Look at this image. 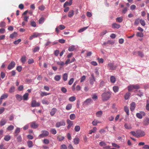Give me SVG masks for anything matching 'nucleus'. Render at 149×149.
Instances as JSON below:
<instances>
[{
  "mask_svg": "<svg viewBox=\"0 0 149 149\" xmlns=\"http://www.w3.org/2000/svg\"><path fill=\"white\" fill-rule=\"evenodd\" d=\"M111 94L109 92H104L101 95L102 100L103 101H107L110 99Z\"/></svg>",
  "mask_w": 149,
  "mask_h": 149,
  "instance_id": "nucleus-1",
  "label": "nucleus"
},
{
  "mask_svg": "<svg viewBox=\"0 0 149 149\" xmlns=\"http://www.w3.org/2000/svg\"><path fill=\"white\" fill-rule=\"evenodd\" d=\"M42 133L39 135V138H43L49 135V132L46 130H42L41 131Z\"/></svg>",
  "mask_w": 149,
  "mask_h": 149,
  "instance_id": "nucleus-2",
  "label": "nucleus"
},
{
  "mask_svg": "<svg viewBox=\"0 0 149 149\" xmlns=\"http://www.w3.org/2000/svg\"><path fill=\"white\" fill-rule=\"evenodd\" d=\"M65 121L64 120H62L59 122H57L56 124V127H59L61 126H65Z\"/></svg>",
  "mask_w": 149,
  "mask_h": 149,
  "instance_id": "nucleus-3",
  "label": "nucleus"
},
{
  "mask_svg": "<svg viewBox=\"0 0 149 149\" xmlns=\"http://www.w3.org/2000/svg\"><path fill=\"white\" fill-rule=\"evenodd\" d=\"M40 105V103L37 102L35 100H33L31 102V107H38Z\"/></svg>",
  "mask_w": 149,
  "mask_h": 149,
  "instance_id": "nucleus-4",
  "label": "nucleus"
},
{
  "mask_svg": "<svg viewBox=\"0 0 149 149\" xmlns=\"http://www.w3.org/2000/svg\"><path fill=\"white\" fill-rule=\"evenodd\" d=\"M136 133L137 134V138L143 136L145 134V132L141 130L136 131Z\"/></svg>",
  "mask_w": 149,
  "mask_h": 149,
  "instance_id": "nucleus-5",
  "label": "nucleus"
},
{
  "mask_svg": "<svg viewBox=\"0 0 149 149\" xmlns=\"http://www.w3.org/2000/svg\"><path fill=\"white\" fill-rule=\"evenodd\" d=\"M65 27L63 25H60L57 27L55 29V31L57 34H58L59 32V29L62 30L65 29Z\"/></svg>",
  "mask_w": 149,
  "mask_h": 149,
  "instance_id": "nucleus-6",
  "label": "nucleus"
},
{
  "mask_svg": "<svg viewBox=\"0 0 149 149\" xmlns=\"http://www.w3.org/2000/svg\"><path fill=\"white\" fill-rule=\"evenodd\" d=\"M146 115L145 113L143 111L140 112L139 113H137L136 114V117L139 118L141 119L143 116H145Z\"/></svg>",
  "mask_w": 149,
  "mask_h": 149,
  "instance_id": "nucleus-7",
  "label": "nucleus"
},
{
  "mask_svg": "<svg viewBox=\"0 0 149 149\" xmlns=\"http://www.w3.org/2000/svg\"><path fill=\"white\" fill-rule=\"evenodd\" d=\"M40 35V33H38L37 32H35L33 33V34L29 38V39L30 40H31L33 38H36Z\"/></svg>",
  "mask_w": 149,
  "mask_h": 149,
  "instance_id": "nucleus-8",
  "label": "nucleus"
},
{
  "mask_svg": "<svg viewBox=\"0 0 149 149\" xmlns=\"http://www.w3.org/2000/svg\"><path fill=\"white\" fill-rule=\"evenodd\" d=\"M15 65V62L12 61L8 65V70H11L13 68Z\"/></svg>",
  "mask_w": 149,
  "mask_h": 149,
  "instance_id": "nucleus-9",
  "label": "nucleus"
},
{
  "mask_svg": "<svg viewBox=\"0 0 149 149\" xmlns=\"http://www.w3.org/2000/svg\"><path fill=\"white\" fill-rule=\"evenodd\" d=\"M30 124L31 127L33 129H36L38 126V125L35 122H33L31 123Z\"/></svg>",
  "mask_w": 149,
  "mask_h": 149,
  "instance_id": "nucleus-10",
  "label": "nucleus"
},
{
  "mask_svg": "<svg viewBox=\"0 0 149 149\" xmlns=\"http://www.w3.org/2000/svg\"><path fill=\"white\" fill-rule=\"evenodd\" d=\"M92 102L93 101L90 98H88L83 102V105L85 106L86 105Z\"/></svg>",
  "mask_w": 149,
  "mask_h": 149,
  "instance_id": "nucleus-11",
  "label": "nucleus"
},
{
  "mask_svg": "<svg viewBox=\"0 0 149 149\" xmlns=\"http://www.w3.org/2000/svg\"><path fill=\"white\" fill-rule=\"evenodd\" d=\"M136 107V104L134 102H132L131 104L130 109L132 111H133Z\"/></svg>",
  "mask_w": 149,
  "mask_h": 149,
  "instance_id": "nucleus-12",
  "label": "nucleus"
},
{
  "mask_svg": "<svg viewBox=\"0 0 149 149\" xmlns=\"http://www.w3.org/2000/svg\"><path fill=\"white\" fill-rule=\"evenodd\" d=\"M108 65L111 70H114L116 68V66L113 63H109L108 64Z\"/></svg>",
  "mask_w": 149,
  "mask_h": 149,
  "instance_id": "nucleus-13",
  "label": "nucleus"
},
{
  "mask_svg": "<svg viewBox=\"0 0 149 149\" xmlns=\"http://www.w3.org/2000/svg\"><path fill=\"white\" fill-rule=\"evenodd\" d=\"M67 123L68 124L67 126V128L68 129H69L73 125V122L69 119H68L67 120Z\"/></svg>",
  "mask_w": 149,
  "mask_h": 149,
  "instance_id": "nucleus-14",
  "label": "nucleus"
},
{
  "mask_svg": "<svg viewBox=\"0 0 149 149\" xmlns=\"http://www.w3.org/2000/svg\"><path fill=\"white\" fill-rule=\"evenodd\" d=\"M72 3V0H69V1H66L64 4L63 5L64 8H65L68 6L71 5Z\"/></svg>",
  "mask_w": 149,
  "mask_h": 149,
  "instance_id": "nucleus-15",
  "label": "nucleus"
},
{
  "mask_svg": "<svg viewBox=\"0 0 149 149\" xmlns=\"http://www.w3.org/2000/svg\"><path fill=\"white\" fill-rule=\"evenodd\" d=\"M112 27L113 28L118 29L120 27V26L116 23H114L112 24Z\"/></svg>",
  "mask_w": 149,
  "mask_h": 149,
  "instance_id": "nucleus-16",
  "label": "nucleus"
},
{
  "mask_svg": "<svg viewBox=\"0 0 149 149\" xmlns=\"http://www.w3.org/2000/svg\"><path fill=\"white\" fill-rule=\"evenodd\" d=\"M57 111L56 109L53 108L50 112V115L52 116H53L56 113Z\"/></svg>",
  "mask_w": 149,
  "mask_h": 149,
  "instance_id": "nucleus-17",
  "label": "nucleus"
},
{
  "mask_svg": "<svg viewBox=\"0 0 149 149\" xmlns=\"http://www.w3.org/2000/svg\"><path fill=\"white\" fill-rule=\"evenodd\" d=\"M7 123V120L5 119H2L0 122V125L2 126L5 125Z\"/></svg>",
  "mask_w": 149,
  "mask_h": 149,
  "instance_id": "nucleus-18",
  "label": "nucleus"
},
{
  "mask_svg": "<svg viewBox=\"0 0 149 149\" xmlns=\"http://www.w3.org/2000/svg\"><path fill=\"white\" fill-rule=\"evenodd\" d=\"M74 11L73 10H70L68 14V16L69 17H71L73 16L74 15Z\"/></svg>",
  "mask_w": 149,
  "mask_h": 149,
  "instance_id": "nucleus-19",
  "label": "nucleus"
},
{
  "mask_svg": "<svg viewBox=\"0 0 149 149\" xmlns=\"http://www.w3.org/2000/svg\"><path fill=\"white\" fill-rule=\"evenodd\" d=\"M61 78V76L60 75H56L54 77V80L56 81H60Z\"/></svg>",
  "mask_w": 149,
  "mask_h": 149,
  "instance_id": "nucleus-20",
  "label": "nucleus"
},
{
  "mask_svg": "<svg viewBox=\"0 0 149 149\" xmlns=\"http://www.w3.org/2000/svg\"><path fill=\"white\" fill-rule=\"evenodd\" d=\"M149 124V119L148 118H146L143 121V124L147 125Z\"/></svg>",
  "mask_w": 149,
  "mask_h": 149,
  "instance_id": "nucleus-21",
  "label": "nucleus"
},
{
  "mask_svg": "<svg viewBox=\"0 0 149 149\" xmlns=\"http://www.w3.org/2000/svg\"><path fill=\"white\" fill-rule=\"evenodd\" d=\"M64 136H62L61 135H59L57 137V140L59 141H62L64 139Z\"/></svg>",
  "mask_w": 149,
  "mask_h": 149,
  "instance_id": "nucleus-22",
  "label": "nucleus"
},
{
  "mask_svg": "<svg viewBox=\"0 0 149 149\" xmlns=\"http://www.w3.org/2000/svg\"><path fill=\"white\" fill-rule=\"evenodd\" d=\"M123 20V17H118L116 19V21L117 22L121 23L122 22Z\"/></svg>",
  "mask_w": 149,
  "mask_h": 149,
  "instance_id": "nucleus-23",
  "label": "nucleus"
},
{
  "mask_svg": "<svg viewBox=\"0 0 149 149\" xmlns=\"http://www.w3.org/2000/svg\"><path fill=\"white\" fill-rule=\"evenodd\" d=\"M17 33L15 32H14L10 35V38L12 39H13V38L17 37Z\"/></svg>",
  "mask_w": 149,
  "mask_h": 149,
  "instance_id": "nucleus-24",
  "label": "nucleus"
},
{
  "mask_svg": "<svg viewBox=\"0 0 149 149\" xmlns=\"http://www.w3.org/2000/svg\"><path fill=\"white\" fill-rule=\"evenodd\" d=\"M102 111H100L97 112L96 113V115L97 117H101L102 116Z\"/></svg>",
  "mask_w": 149,
  "mask_h": 149,
  "instance_id": "nucleus-25",
  "label": "nucleus"
},
{
  "mask_svg": "<svg viewBox=\"0 0 149 149\" xmlns=\"http://www.w3.org/2000/svg\"><path fill=\"white\" fill-rule=\"evenodd\" d=\"M80 141L78 137L75 138L74 139V143L75 144H78Z\"/></svg>",
  "mask_w": 149,
  "mask_h": 149,
  "instance_id": "nucleus-26",
  "label": "nucleus"
},
{
  "mask_svg": "<svg viewBox=\"0 0 149 149\" xmlns=\"http://www.w3.org/2000/svg\"><path fill=\"white\" fill-rule=\"evenodd\" d=\"M68 74L67 73H64L63 75V80L66 81L68 79Z\"/></svg>",
  "mask_w": 149,
  "mask_h": 149,
  "instance_id": "nucleus-27",
  "label": "nucleus"
},
{
  "mask_svg": "<svg viewBox=\"0 0 149 149\" xmlns=\"http://www.w3.org/2000/svg\"><path fill=\"white\" fill-rule=\"evenodd\" d=\"M110 80L111 82L113 83H114L116 81V79L115 77L113 76L111 77Z\"/></svg>",
  "mask_w": 149,
  "mask_h": 149,
  "instance_id": "nucleus-28",
  "label": "nucleus"
},
{
  "mask_svg": "<svg viewBox=\"0 0 149 149\" xmlns=\"http://www.w3.org/2000/svg\"><path fill=\"white\" fill-rule=\"evenodd\" d=\"M11 138V136L9 135L5 136L4 137V140L6 141H8Z\"/></svg>",
  "mask_w": 149,
  "mask_h": 149,
  "instance_id": "nucleus-29",
  "label": "nucleus"
},
{
  "mask_svg": "<svg viewBox=\"0 0 149 149\" xmlns=\"http://www.w3.org/2000/svg\"><path fill=\"white\" fill-rule=\"evenodd\" d=\"M15 96L17 99L18 101H20L22 100V97L21 96L18 94H17Z\"/></svg>",
  "mask_w": 149,
  "mask_h": 149,
  "instance_id": "nucleus-30",
  "label": "nucleus"
},
{
  "mask_svg": "<svg viewBox=\"0 0 149 149\" xmlns=\"http://www.w3.org/2000/svg\"><path fill=\"white\" fill-rule=\"evenodd\" d=\"M72 104H69L66 106V109L67 110H69L72 109Z\"/></svg>",
  "mask_w": 149,
  "mask_h": 149,
  "instance_id": "nucleus-31",
  "label": "nucleus"
},
{
  "mask_svg": "<svg viewBox=\"0 0 149 149\" xmlns=\"http://www.w3.org/2000/svg\"><path fill=\"white\" fill-rule=\"evenodd\" d=\"M75 49V46L72 45L70 46L68 49V50L70 52H72Z\"/></svg>",
  "mask_w": 149,
  "mask_h": 149,
  "instance_id": "nucleus-32",
  "label": "nucleus"
},
{
  "mask_svg": "<svg viewBox=\"0 0 149 149\" xmlns=\"http://www.w3.org/2000/svg\"><path fill=\"white\" fill-rule=\"evenodd\" d=\"M27 145L29 148H31L33 146L32 142L31 141H29L27 142Z\"/></svg>",
  "mask_w": 149,
  "mask_h": 149,
  "instance_id": "nucleus-33",
  "label": "nucleus"
},
{
  "mask_svg": "<svg viewBox=\"0 0 149 149\" xmlns=\"http://www.w3.org/2000/svg\"><path fill=\"white\" fill-rule=\"evenodd\" d=\"M124 127L126 129H130L132 128L131 125L127 123L125 124Z\"/></svg>",
  "mask_w": 149,
  "mask_h": 149,
  "instance_id": "nucleus-34",
  "label": "nucleus"
},
{
  "mask_svg": "<svg viewBox=\"0 0 149 149\" xmlns=\"http://www.w3.org/2000/svg\"><path fill=\"white\" fill-rule=\"evenodd\" d=\"M88 27V26H87L80 29L78 30V32L79 33H81L86 30Z\"/></svg>",
  "mask_w": 149,
  "mask_h": 149,
  "instance_id": "nucleus-35",
  "label": "nucleus"
},
{
  "mask_svg": "<svg viewBox=\"0 0 149 149\" xmlns=\"http://www.w3.org/2000/svg\"><path fill=\"white\" fill-rule=\"evenodd\" d=\"M17 141L18 143L21 142L22 141V138L21 135H19L17 136Z\"/></svg>",
  "mask_w": 149,
  "mask_h": 149,
  "instance_id": "nucleus-36",
  "label": "nucleus"
},
{
  "mask_svg": "<svg viewBox=\"0 0 149 149\" xmlns=\"http://www.w3.org/2000/svg\"><path fill=\"white\" fill-rule=\"evenodd\" d=\"M44 18L43 17H41L39 20L38 21V23L39 24H41L44 22Z\"/></svg>",
  "mask_w": 149,
  "mask_h": 149,
  "instance_id": "nucleus-37",
  "label": "nucleus"
},
{
  "mask_svg": "<svg viewBox=\"0 0 149 149\" xmlns=\"http://www.w3.org/2000/svg\"><path fill=\"white\" fill-rule=\"evenodd\" d=\"M131 94L130 93H127L125 95V100H127L128 99L130 95Z\"/></svg>",
  "mask_w": 149,
  "mask_h": 149,
  "instance_id": "nucleus-38",
  "label": "nucleus"
},
{
  "mask_svg": "<svg viewBox=\"0 0 149 149\" xmlns=\"http://www.w3.org/2000/svg\"><path fill=\"white\" fill-rule=\"evenodd\" d=\"M29 94L28 93H26L23 95V100H27L28 99Z\"/></svg>",
  "mask_w": 149,
  "mask_h": 149,
  "instance_id": "nucleus-39",
  "label": "nucleus"
},
{
  "mask_svg": "<svg viewBox=\"0 0 149 149\" xmlns=\"http://www.w3.org/2000/svg\"><path fill=\"white\" fill-rule=\"evenodd\" d=\"M100 122L96 120H94L92 122V124L93 125L95 126L97 125V124L99 123H100Z\"/></svg>",
  "mask_w": 149,
  "mask_h": 149,
  "instance_id": "nucleus-40",
  "label": "nucleus"
},
{
  "mask_svg": "<svg viewBox=\"0 0 149 149\" xmlns=\"http://www.w3.org/2000/svg\"><path fill=\"white\" fill-rule=\"evenodd\" d=\"M8 95L7 94H4L1 97V100L7 98L8 97Z\"/></svg>",
  "mask_w": 149,
  "mask_h": 149,
  "instance_id": "nucleus-41",
  "label": "nucleus"
},
{
  "mask_svg": "<svg viewBox=\"0 0 149 149\" xmlns=\"http://www.w3.org/2000/svg\"><path fill=\"white\" fill-rule=\"evenodd\" d=\"M20 128L19 127L17 128L15 131V133L17 134L15 136H17V135H18L17 134H18L20 132Z\"/></svg>",
  "mask_w": 149,
  "mask_h": 149,
  "instance_id": "nucleus-42",
  "label": "nucleus"
},
{
  "mask_svg": "<svg viewBox=\"0 0 149 149\" xmlns=\"http://www.w3.org/2000/svg\"><path fill=\"white\" fill-rule=\"evenodd\" d=\"M99 145L103 147L106 146L107 144L106 143L104 142V141H103L100 142Z\"/></svg>",
  "mask_w": 149,
  "mask_h": 149,
  "instance_id": "nucleus-43",
  "label": "nucleus"
},
{
  "mask_svg": "<svg viewBox=\"0 0 149 149\" xmlns=\"http://www.w3.org/2000/svg\"><path fill=\"white\" fill-rule=\"evenodd\" d=\"M140 22L141 24L143 26H144L146 25V22L145 20L143 19L140 20Z\"/></svg>",
  "mask_w": 149,
  "mask_h": 149,
  "instance_id": "nucleus-44",
  "label": "nucleus"
},
{
  "mask_svg": "<svg viewBox=\"0 0 149 149\" xmlns=\"http://www.w3.org/2000/svg\"><path fill=\"white\" fill-rule=\"evenodd\" d=\"M14 129V126L12 125H10L7 128V129L8 131H11L13 130Z\"/></svg>",
  "mask_w": 149,
  "mask_h": 149,
  "instance_id": "nucleus-45",
  "label": "nucleus"
},
{
  "mask_svg": "<svg viewBox=\"0 0 149 149\" xmlns=\"http://www.w3.org/2000/svg\"><path fill=\"white\" fill-rule=\"evenodd\" d=\"M50 132L51 133L53 134H55L56 133V131L55 129L54 128L51 129L50 130Z\"/></svg>",
  "mask_w": 149,
  "mask_h": 149,
  "instance_id": "nucleus-46",
  "label": "nucleus"
},
{
  "mask_svg": "<svg viewBox=\"0 0 149 149\" xmlns=\"http://www.w3.org/2000/svg\"><path fill=\"white\" fill-rule=\"evenodd\" d=\"M21 61L23 63H24L26 61V57L24 56H22L21 59Z\"/></svg>",
  "mask_w": 149,
  "mask_h": 149,
  "instance_id": "nucleus-47",
  "label": "nucleus"
},
{
  "mask_svg": "<svg viewBox=\"0 0 149 149\" xmlns=\"http://www.w3.org/2000/svg\"><path fill=\"white\" fill-rule=\"evenodd\" d=\"M124 110L125 112L126 113L127 115H129V109L127 107H125Z\"/></svg>",
  "mask_w": 149,
  "mask_h": 149,
  "instance_id": "nucleus-48",
  "label": "nucleus"
},
{
  "mask_svg": "<svg viewBox=\"0 0 149 149\" xmlns=\"http://www.w3.org/2000/svg\"><path fill=\"white\" fill-rule=\"evenodd\" d=\"M43 143L45 144H48L49 143V140L46 139H44L42 141Z\"/></svg>",
  "mask_w": 149,
  "mask_h": 149,
  "instance_id": "nucleus-49",
  "label": "nucleus"
},
{
  "mask_svg": "<svg viewBox=\"0 0 149 149\" xmlns=\"http://www.w3.org/2000/svg\"><path fill=\"white\" fill-rule=\"evenodd\" d=\"M74 129L76 132H78L80 130V128L79 125H76L75 126Z\"/></svg>",
  "mask_w": 149,
  "mask_h": 149,
  "instance_id": "nucleus-50",
  "label": "nucleus"
},
{
  "mask_svg": "<svg viewBox=\"0 0 149 149\" xmlns=\"http://www.w3.org/2000/svg\"><path fill=\"white\" fill-rule=\"evenodd\" d=\"M76 97L74 96H72L70 97L69 99V100L70 102H74L76 100Z\"/></svg>",
  "mask_w": 149,
  "mask_h": 149,
  "instance_id": "nucleus-51",
  "label": "nucleus"
},
{
  "mask_svg": "<svg viewBox=\"0 0 149 149\" xmlns=\"http://www.w3.org/2000/svg\"><path fill=\"white\" fill-rule=\"evenodd\" d=\"M15 87L14 86L11 87L9 90V92L12 93L15 91Z\"/></svg>",
  "mask_w": 149,
  "mask_h": 149,
  "instance_id": "nucleus-52",
  "label": "nucleus"
},
{
  "mask_svg": "<svg viewBox=\"0 0 149 149\" xmlns=\"http://www.w3.org/2000/svg\"><path fill=\"white\" fill-rule=\"evenodd\" d=\"M75 118V115L74 114H72L70 115V118L72 120H74Z\"/></svg>",
  "mask_w": 149,
  "mask_h": 149,
  "instance_id": "nucleus-53",
  "label": "nucleus"
},
{
  "mask_svg": "<svg viewBox=\"0 0 149 149\" xmlns=\"http://www.w3.org/2000/svg\"><path fill=\"white\" fill-rule=\"evenodd\" d=\"M119 88L117 86H114L113 87V91L116 93L118 91Z\"/></svg>",
  "mask_w": 149,
  "mask_h": 149,
  "instance_id": "nucleus-54",
  "label": "nucleus"
},
{
  "mask_svg": "<svg viewBox=\"0 0 149 149\" xmlns=\"http://www.w3.org/2000/svg\"><path fill=\"white\" fill-rule=\"evenodd\" d=\"M136 36L139 37H142L143 35V33L141 32H137L136 34Z\"/></svg>",
  "mask_w": 149,
  "mask_h": 149,
  "instance_id": "nucleus-55",
  "label": "nucleus"
},
{
  "mask_svg": "<svg viewBox=\"0 0 149 149\" xmlns=\"http://www.w3.org/2000/svg\"><path fill=\"white\" fill-rule=\"evenodd\" d=\"M50 93H47L45 92H41L40 94V95L42 97H43L44 96H47L49 95Z\"/></svg>",
  "mask_w": 149,
  "mask_h": 149,
  "instance_id": "nucleus-56",
  "label": "nucleus"
},
{
  "mask_svg": "<svg viewBox=\"0 0 149 149\" xmlns=\"http://www.w3.org/2000/svg\"><path fill=\"white\" fill-rule=\"evenodd\" d=\"M31 25L33 27H36V24L34 21H31Z\"/></svg>",
  "mask_w": 149,
  "mask_h": 149,
  "instance_id": "nucleus-57",
  "label": "nucleus"
},
{
  "mask_svg": "<svg viewBox=\"0 0 149 149\" xmlns=\"http://www.w3.org/2000/svg\"><path fill=\"white\" fill-rule=\"evenodd\" d=\"M130 133L134 136L137 138V134L136 133V132L134 131H132L130 132Z\"/></svg>",
  "mask_w": 149,
  "mask_h": 149,
  "instance_id": "nucleus-58",
  "label": "nucleus"
},
{
  "mask_svg": "<svg viewBox=\"0 0 149 149\" xmlns=\"http://www.w3.org/2000/svg\"><path fill=\"white\" fill-rule=\"evenodd\" d=\"M74 81V79L73 78H71L68 82V84L71 85Z\"/></svg>",
  "mask_w": 149,
  "mask_h": 149,
  "instance_id": "nucleus-59",
  "label": "nucleus"
},
{
  "mask_svg": "<svg viewBox=\"0 0 149 149\" xmlns=\"http://www.w3.org/2000/svg\"><path fill=\"white\" fill-rule=\"evenodd\" d=\"M138 55L141 57H143L144 56V55L143 53L141 51H138Z\"/></svg>",
  "mask_w": 149,
  "mask_h": 149,
  "instance_id": "nucleus-60",
  "label": "nucleus"
},
{
  "mask_svg": "<svg viewBox=\"0 0 149 149\" xmlns=\"http://www.w3.org/2000/svg\"><path fill=\"white\" fill-rule=\"evenodd\" d=\"M140 22V20L139 19H136L134 22V24L136 25H138L139 24V23Z\"/></svg>",
  "mask_w": 149,
  "mask_h": 149,
  "instance_id": "nucleus-61",
  "label": "nucleus"
},
{
  "mask_svg": "<svg viewBox=\"0 0 149 149\" xmlns=\"http://www.w3.org/2000/svg\"><path fill=\"white\" fill-rule=\"evenodd\" d=\"M45 6L43 5H41L40 6H39L38 7L39 9L41 11L44 10L45 9Z\"/></svg>",
  "mask_w": 149,
  "mask_h": 149,
  "instance_id": "nucleus-62",
  "label": "nucleus"
},
{
  "mask_svg": "<svg viewBox=\"0 0 149 149\" xmlns=\"http://www.w3.org/2000/svg\"><path fill=\"white\" fill-rule=\"evenodd\" d=\"M42 102L43 104H49V102L48 101L44 99H43L42 100Z\"/></svg>",
  "mask_w": 149,
  "mask_h": 149,
  "instance_id": "nucleus-63",
  "label": "nucleus"
},
{
  "mask_svg": "<svg viewBox=\"0 0 149 149\" xmlns=\"http://www.w3.org/2000/svg\"><path fill=\"white\" fill-rule=\"evenodd\" d=\"M61 149H67L66 146L65 144L62 145L61 146Z\"/></svg>",
  "mask_w": 149,
  "mask_h": 149,
  "instance_id": "nucleus-64",
  "label": "nucleus"
}]
</instances>
